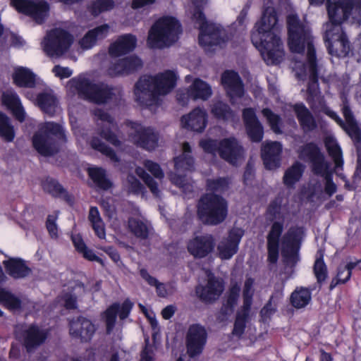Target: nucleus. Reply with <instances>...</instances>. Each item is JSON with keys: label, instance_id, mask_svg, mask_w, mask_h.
I'll return each instance as SVG.
<instances>
[{"label": "nucleus", "instance_id": "1", "mask_svg": "<svg viewBox=\"0 0 361 361\" xmlns=\"http://www.w3.org/2000/svg\"><path fill=\"white\" fill-rule=\"evenodd\" d=\"M288 29V46L293 56V69L295 75L300 80L308 78L311 84L308 87L307 99L314 112H324L334 119L340 126L343 125L341 119L337 114L330 110L325 104L323 98L317 90V68L315 50L312 39L307 25L300 22L295 14L290 13L287 18Z\"/></svg>", "mask_w": 361, "mask_h": 361}, {"label": "nucleus", "instance_id": "2", "mask_svg": "<svg viewBox=\"0 0 361 361\" xmlns=\"http://www.w3.org/2000/svg\"><path fill=\"white\" fill-rule=\"evenodd\" d=\"M329 22L325 25L324 39L329 54L336 58L346 56L350 50V42L341 24L350 15L354 21L361 24V0H327Z\"/></svg>", "mask_w": 361, "mask_h": 361}, {"label": "nucleus", "instance_id": "3", "mask_svg": "<svg viewBox=\"0 0 361 361\" xmlns=\"http://www.w3.org/2000/svg\"><path fill=\"white\" fill-rule=\"evenodd\" d=\"M277 21L274 8L267 6L251 32L252 43L268 65L279 64L285 57L283 44L277 30Z\"/></svg>", "mask_w": 361, "mask_h": 361}, {"label": "nucleus", "instance_id": "4", "mask_svg": "<svg viewBox=\"0 0 361 361\" xmlns=\"http://www.w3.org/2000/svg\"><path fill=\"white\" fill-rule=\"evenodd\" d=\"M177 79V75L171 71H166L154 77H141L134 89L135 101L140 106L155 112L161 104V97L172 91Z\"/></svg>", "mask_w": 361, "mask_h": 361}, {"label": "nucleus", "instance_id": "5", "mask_svg": "<svg viewBox=\"0 0 361 361\" xmlns=\"http://www.w3.org/2000/svg\"><path fill=\"white\" fill-rule=\"evenodd\" d=\"M67 89L73 94L77 93L80 97L99 104L107 102L116 93L119 94V90L111 88L104 83L96 82L85 75L69 80Z\"/></svg>", "mask_w": 361, "mask_h": 361}, {"label": "nucleus", "instance_id": "6", "mask_svg": "<svg viewBox=\"0 0 361 361\" xmlns=\"http://www.w3.org/2000/svg\"><path fill=\"white\" fill-rule=\"evenodd\" d=\"M190 4L188 8V12L191 15V18L200 30L199 42L206 51H212L214 46L221 44V37L223 35L221 30L216 25L209 23L202 12V7L206 4L207 0H190Z\"/></svg>", "mask_w": 361, "mask_h": 361}, {"label": "nucleus", "instance_id": "7", "mask_svg": "<svg viewBox=\"0 0 361 361\" xmlns=\"http://www.w3.org/2000/svg\"><path fill=\"white\" fill-rule=\"evenodd\" d=\"M181 33L179 22L173 17L158 19L149 31L147 44L151 48L163 49L175 43Z\"/></svg>", "mask_w": 361, "mask_h": 361}, {"label": "nucleus", "instance_id": "8", "mask_svg": "<svg viewBox=\"0 0 361 361\" xmlns=\"http://www.w3.org/2000/svg\"><path fill=\"white\" fill-rule=\"evenodd\" d=\"M299 157L305 161H311L314 173L324 178L325 192L329 196L336 192V186L331 180L332 171L330 165L325 161L324 155L315 145L310 143L304 146L299 152Z\"/></svg>", "mask_w": 361, "mask_h": 361}, {"label": "nucleus", "instance_id": "9", "mask_svg": "<svg viewBox=\"0 0 361 361\" xmlns=\"http://www.w3.org/2000/svg\"><path fill=\"white\" fill-rule=\"evenodd\" d=\"M56 140H65L63 128L53 123H46L33 136L32 143L39 154L49 156L57 151Z\"/></svg>", "mask_w": 361, "mask_h": 361}, {"label": "nucleus", "instance_id": "10", "mask_svg": "<svg viewBox=\"0 0 361 361\" xmlns=\"http://www.w3.org/2000/svg\"><path fill=\"white\" fill-rule=\"evenodd\" d=\"M200 145L207 153L214 154L218 151L222 159L233 165H237L244 159L242 147L233 137L221 140L218 147L215 140L204 138L200 141Z\"/></svg>", "mask_w": 361, "mask_h": 361}, {"label": "nucleus", "instance_id": "11", "mask_svg": "<svg viewBox=\"0 0 361 361\" xmlns=\"http://www.w3.org/2000/svg\"><path fill=\"white\" fill-rule=\"evenodd\" d=\"M197 213L202 222L216 225L224 220L227 214L225 200L218 195L207 194L198 204Z\"/></svg>", "mask_w": 361, "mask_h": 361}, {"label": "nucleus", "instance_id": "12", "mask_svg": "<svg viewBox=\"0 0 361 361\" xmlns=\"http://www.w3.org/2000/svg\"><path fill=\"white\" fill-rule=\"evenodd\" d=\"M185 81L190 83L188 87L185 90H178L176 94L180 105H188L190 99L207 101L212 97V86L206 81L197 78H192L190 75L185 77Z\"/></svg>", "mask_w": 361, "mask_h": 361}, {"label": "nucleus", "instance_id": "13", "mask_svg": "<svg viewBox=\"0 0 361 361\" xmlns=\"http://www.w3.org/2000/svg\"><path fill=\"white\" fill-rule=\"evenodd\" d=\"M73 42V37L66 30L54 29L49 32L42 42L45 54L58 57L66 52Z\"/></svg>", "mask_w": 361, "mask_h": 361}, {"label": "nucleus", "instance_id": "14", "mask_svg": "<svg viewBox=\"0 0 361 361\" xmlns=\"http://www.w3.org/2000/svg\"><path fill=\"white\" fill-rule=\"evenodd\" d=\"M128 133V139L131 142L147 150H153L157 147L158 135L150 127H145L140 123H128L123 127Z\"/></svg>", "mask_w": 361, "mask_h": 361}, {"label": "nucleus", "instance_id": "15", "mask_svg": "<svg viewBox=\"0 0 361 361\" xmlns=\"http://www.w3.org/2000/svg\"><path fill=\"white\" fill-rule=\"evenodd\" d=\"M181 154L174 158L175 172L170 174L171 181L180 188L185 187V172L192 169L194 161L190 155L191 148L188 142L180 147Z\"/></svg>", "mask_w": 361, "mask_h": 361}, {"label": "nucleus", "instance_id": "16", "mask_svg": "<svg viewBox=\"0 0 361 361\" xmlns=\"http://www.w3.org/2000/svg\"><path fill=\"white\" fill-rule=\"evenodd\" d=\"M207 334L205 329L200 324L189 326L185 338L187 353L190 357L200 355L206 345Z\"/></svg>", "mask_w": 361, "mask_h": 361}, {"label": "nucleus", "instance_id": "17", "mask_svg": "<svg viewBox=\"0 0 361 361\" xmlns=\"http://www.w3.org/2000/svg\"><path fill=\"white\" fill-rule=\"evenodd\" d=\"M11 4L18 12L30 16L38 23L43 22L49 12V5L45 1L11 0Z\"/></svg>", "mask_w": 361, "mask_h": 361}, {"label": "nucleus", "instance_id": "18", "mask_svg": "<svg viewBox=\"0 0 361 361\" xmlns=\"http://www.w3.org/2000/svg\"><path fill=\"white\" fill-rule=\"evenodd\" d=\"M244 231L240 228H232L226 237L223 238L217 245V252L223 259H231L238 251V245Z\"/></svg>", "mask_w": 361, "mask_h": 361}, {"label": "nucleus", "instance_id": "19", "mask_svg": "<svg viewBox=\"0 0 361 361\" xmlns=\"http://www.w3.org/2000/svg\"><path fill=\"white\" fill-rule=\"evenodd\" d=\"M221 84L233 104L244 99V87L238 74L233 71H226L221 75Z\"/></svg>", "mask_w": 361, "mask_h": 361}, {"label": "nucleus", "instance_id": "20", "mask_svg": "<svg viewBox=\"0 0 361 361\" xmlns=\"http://www.w3.org/2000/svg\"><path fill=\"white\" fill-rule=\"evenodd\" d=\"M214 247V240L212 235H195L188 243L187 248L190 255L196 258L207 256Z\"/></svg>", "mask_w": 361, "mask_h": 361}, {"label": "nucleus", "instance_id": "21", "mask_svg": "<svg viewBox=\"0 0 361 361\" xmlns=\"http://www.w3.org/2000/svg\"><path fill=\"white\" fill-rule=\"evenodd\" d=\"M207 276L206 285H200L197 287L196 293L202 300L210 302L219 298L224 290L223 283L216 279L209 271H205Z\"/></svg>", "mask_w": 361, "mask_h": 361}, {"label": "nucleus", "instance_id": "22", "mask_svg": "<svg viewBox=\"0 0 361 361\" xmlns=\"http://www.w3.org/2000/svg\"><path fill=\"white\" fill-rule=\"evenodd\" d=\"M95 331V326L90 319L85 317L73 320L69 324V334L71 338L81 342L90 341Z\"/></svg>", "mask_w": 361, "mask_h": 361}, {"label": "nucleus", "instance_id": "23", "mask_svg": "<svg viewBox=\"0 0 361 361\" xmlns=\"http://www.w3.org/2000/svg\"><path fill=\"white\" fill-rule=\"evenodd\" d=\"M207 124V114L204 109L197 107L181 117L183 128L197 133L202 132Z\"/></svg>", "mask_w": 361, "mask_h": 361}, {"label": "nucleus", "instance_id": "24", "mask_svg": "<svg viewBox=\"0 0 361 361\" xmlns=\"http://www.w3.org/2000/svg\"><path fill=\"white\" fill-rule=\"evenodd\" d=\"M282 145L279 142H266L262 147V157L265 167L274 169L280 166Z\"/></svg>", "mask_w": 361, "mask_h": 361}, {"label": "nucleus", "instance_id": "25", "mask_svg": "<svg viewBox=\"0 0 361 361\" xmlns=\"http://www.w3.org/2000/svg\"><path fill=\"white\" fill-rule=\"evenodd\" d=\"M142 65V61L139 58L135 56H130L123 59L112 61L107 72L111 76L128 74L140 68Z\"/></svg>", "mask_w": 361, "mask_h": 361}, {"label": "nucleus", "instance_id": "26", "mask_svg": "<svg viewBox=\"0 0 361 361\" xmlns=\"http://www.w3.org/2000/svg\"><path fill=\"white\" fill-rule=\"evenodd\" d=\"M282 231L283 223L275 221L267 235L268 260L270 263L274 264L278 260Z\"/></svg>", "mask_w": 361, "mask_h": 361}, {"label": "nucleus", "instance_id": "27", "mask_svg": "<svg viewBox=\"0 0 361 361\" xmlns=\"http://www.w3.org/2000/svg\"><path fill=\"white\" fill-rule=\"evenodd\" d=\"M93 114L97 125H101L102 128H105L102 130L101 136L114 146L120 147L121 142L110 131V129L114 127L111 116L99 109H95Z\"/></svg>", "mask_w": 361, "mask_h": 361}, {"label": "nucleus", "instance_id": "28", "mask_svg": "<svg viewBox=\"0 0 361 361\" xmlns=\"http://www.w3.org/2000/svg\"><path fill=\"white\" fill-rule=\"evenodd\" d=\"M243 121L247 133L254 142H259L263 137V127L252 109H245L243 112Z\"/></svg>", "mask_w": 361, "mask_h": 361}, {"label": "nucleus", "instance_id": "29", "mask_svg": "<svg viewBox=\"0 0 361 361\" xmlns=\"http://www.w3.org/2000/svg\"><path fill=\"white\" fill-rule=\"evenodd\" d=\"M132 307L133 303L129 300H125L121 306L118 304H114L109 307L104 314L107 331L110 332L113 329L117 314L121 319H124L128 316Z\"/></svg>", "mask_w": 361, "mask_h": 361}, {"label": "nucleus", "instance_id": "30", "mask_svg": "<svg viewBox=\"0 0 361 361\" xmlns=\"http://www.w3.org/2000/svg\"><path fill=\"white\" fill-rule=\"evenodd\" d=\"M137 39L131 34L120 36L109 47V54L114 57L121 56L133 51L136 46Z\"/></svg>", "mask_w": 361, "mask_h": 361}, {"label": "nucleus", "instance_id": "31", "mask_svg": "<svg viewBox=\"0 0 361 361\" xmlns=\"http://www.w3.org/2000/svg\"><path fill=\"white\" fill-rule=\"evenodd\" d=\"M20 330L23 332L22 336L27 350H31L32 348L39 345L44 341L47 337V332L35 325L25 326Z\"/></svg>", "mask_w": 361, "mask_h": 361}, {"label": "nucleus", "instance_id": "32", "mask_svg": "<svg viewBox=\"0 0 361 361\" xmlns=\"http://www.w3.org/2000/svg\"><path fill=\"white\" fill-rule=\"evenodd\" d=\"M2 102L10 109L14 116L22 122L25 118V112L23 109L20 98L12 90L5 91L2 94Z\"/></svg>", "mask_w": 361, "mask_h": 361}, {"label": "nucleus", "instance_id": "33", "mask_svg": "<svg viewBox=\"0 0 361 361\" xmlns=\"http://www.w3.org/2000/svg\"><path fill=\"white\" fill-rule=\"evenodd\" d=\"M110 32V27L107 24L98 26L90 31L79 41L82 49H89L93 47L97 41L103 39Z\"/></svg>", "mask_w": 361, "mask_h": 361}, {"label": "nucleus", "instance_id": "34", "mask_svg": "<svg viewBox=\"0 0 361 361\" xmlns=\"http://www.w3.org/2000/svg\"><path fill=\"white\" fill-rule=\"evenodd\" d=\"M73 130L79 144L82 145L83 142L87 143L89 142L92 149L100 152L102 154L109 157L112 161H118V158L114 152L102 142L99 138L93 137L90 141H87L86 136L81 134L80 130L73 128Z\"/></svg>", "mask_w": 361, "mask_h": 361}, {"label": "nucleus", "instance_id": "35", "mask_svg": "<svg viewBox=\"0 0 361 361\" xmlns=\"http://www.w3.org/2000/svg\"><path fill=\"white\" fill-rule=\"evenodd\" d=\"M15 84L20 87H32L39 85V79L28 68L18 67L13 74Z\"/></svg>", "mask_w": 361, "mask_h": 361}, {"label": "nucleus", "instance_id": "36", "mask_svg": "<svg viewBox=\"0 0 361 361\" xmlns=\"http://www.w3.org/2000/svg\"><path fill=\"white\" fill-rule=\"evenodd\" d=\"M4 264L7 273L15 279L25 277L30 272L25 262L18 258H9L4 261Z\"/></svg>", "mask_w": 361, "mask_h": 361}, {"label": "nucleus", "instance_id": "37", "mask_svg": "<svg viewBox=\"0 0 361 361\" xmlns=\"http://www.w3.org/2000/svg\"><path fill=\"white\" fill-rule=\"evenodd\" d=\"M293 109L304 131H311L317 127L313 116L304 104H297L293 106Z\"/></svg>", "mask_w": 361, "mask_h": 361}, {"label": "nucleus", "instance_id": "38", "mask_svg": "<svg viewBox=\"0 0 361 361\" xmlns=\"http://www.w3.org/2000/svg\"><path fill=\"white\" fill-rule=\"evenodd\" d=\"M343 114L345 119L343 128L355 142H359L361 140V131L357 123L353 119L349 108L344 104Z\"/></svg>", "mask_w": 361, "mask_h": 361}, {"label": "nucleus", "instance_id": "39", "mask_svg": "<svg viewBox=\"0 0 361 361\" xmlns=\"http://www.w3.org/2000/svg\"><path fill=\"white\" fill-rule=\"evenodd\" d=\"M37 102V105L46 114L51 115L56 111V100L50 89L47 88L42 93L39 94Z\"/></svg>", "mask_w": 361, "mask_h": 361}, {"label": "nucleus", "instance_id": "40", "mask_svg": "<svg viewBox=\"0 0 361 361\" xmlns=\"http://www.w3.org/2000/svg\"><path fill=\"white\" fill-rule=\"evenodd\" d=\"M140 273L142 278L149 285L156 287L159 296L164 298L173 293V288L171 285L159 283L155 278L150 276L145 269H140Z\"/></svg>", "mask_w": 361, "mask_h": 361}, {"label": "nucleus", "instance_id": "41", "mask_svg": "<svg viewBox=\"0 0 361 361\" xmlns=\"http://www.w3.org/2000/svg\"><path fill=\"white\" fill-rule=\"evenodd\" d=\"M326 148L332 157L336 169L341 167L343 164L342 152L335 138L332 136H326L324 140Z\"/></svg>", "mask_w": 361, "mask_h": 361}, {"label": "nucleus", "instance_id": "42", "mask_svg": "<svg viewBox=\"0 0 361 361\" xmlns=\"http://www.w3.org/2000/svg\"><path fill=\"white\" fill-rule=\"evenodd\" d=\"M355 267L361 269V260L350 262L345 265H341L336 278L332 281L331 287L333 288L338 283H344L348 281L350 278L352 270Z\"/></svg>", "mask_w": 361, "mask_h": 361}, {"label": "nucleus", "instance_id": "43", "mask_svg": "<svg viewBox=\"0 0 361 361\" xmlns=\"http://www.w3.org/2000/svg\"><path fill=\"white\" fill-rule=\"evenodd\" d=\"M88 219L95 234L101 239L105 238L106 233L104 224L100 216L99 210L95 207H92L89 212Z\"/></svg>", "mask_w": 361, "mask_h": 361}, {"label": "nucleus", "instance_id": "44", "mask_svg": "<svg viewBox=\"0 0 361 361\" xmlns=\"http://www.w3.org/2000/svg\"><path fill=\"white\" fill-rule=\"evenodd\" d=\"M90 178L95 185L101 189L106 190L111 187V182L106 178L105 171L99 167H90L88 169Z\"/></svg>", "mask_w": 361, "mask_h": 361}, {"label": "nucleus", "instance_id": "45", "mask_svg": "<svg viewBox=\"0 0 361 361\" xmlns=\"http://www.w3.org/2000/svg\"><path fill=\"white\" fill-rule=\"evenodd\" d=\"M256 291L255 280L250 277L247 278L243 283L242 293L243 298V308L245 311H250L252 302V298Z\"/></svg>", "mask_w": 361, "mask_h": 361}, {"label": "nucleus", "instance_id": "46", "mask_svg": "<svg viewBox=\"0 0 361 361\" xmlns=\"http://www.w3.org/2000/svg\"><path fill=\"white\" fill-rule=\"evenodd\" d=\"M292 305L296 308L305 307L311 300V293L307 288H297L291 295Z\"/></svg>", "mask_w": 361, "mask_h": 361}, {"label": "nucleus", "instance_id": "47", "mask_svg": "<svg viewBox=\"0 0 361 361\" xmlns=\"http://www.w3.org/2000/svg\"><path fill=\"white\" fill-rule=\"evenodd\" d=\"M128 226L131 232L136 236L141 238L147 237L149 228L147 224L144 222L142 218L140 216L131 217L128 221Z\"/></svg>", "mask_w": 361, "mask_h": 361}, {"label": "nucleus", "instance_id": "48", "mask_svg": "<svg viewBox=\"0 0 361 361\" xmlns=\"http://www.w3.org/2000/svg\"><path fill=\"white\" fill-rule=\"evenodd\" d=\"M304 166L296 162L288 169L284 175L283 180L286 185L291 186L298 181L304 171Z\"/></svg>", "mask_w": 361, "mask_h": 361}, {"label": "nucleus", "instance_id": "49", "mask_svg": "<svg viewBox=\"0 0 361 361\" xmlns=\"http://www.w3.org/2000/svg\"><path fill=\"white\" fill-rule=\"evenodd\" d=\"M302 198L310 202H319L323 199V187L320 183L310 185L302 193Z\"/></svg>", "mask_w": 361, "mask_h": 361}, {"label": "nucleus", "instance_id": "50", "mask_svg": "<svg viewBox=\"0 0 361 361\" xmlns=\"http://www.w3.org/2000/svg\"><path fill=\"white\" fill-rule=\"evenodd\" d=\"M0 135L7 142L13 141L15 137V132L10 123V119L1 112H0Z\"/></svg>", "mask_w": 361, "mask_h": 361}, {"label": "nucleus", "instance_id": "51", "mask_svg": "<svg viewBox=\"0 0 361 361\" xmlns=\"http://www.w3.org/2000/svg\"><path fill=\"white\" fill-rule=\"evenodd\" d=\"M135 171L137 175L145 183V184L149 188L152 193L156 197H159L161 190L159 189L158 183L155 181L142 168L137 167Z\"/></svg>", "mask_w": 361, "mask_h": 361}, {"label": "nucleus", "instance_id": "52", "mask_svg": "<svg viewBox=\"0 0 361 361\" xmlns=\"http://www.w3.org/2000/svg\"><path fill=\"white\" fill-rule=\"evenodd\" d=\"M211 112L215 117L224 120H228L233 116V113L228 106L221 101L213 102Z\"/></svg>", "mask_w": 361, "mask_h": 361}, {"label": "nucleus", "instance_id": "53", "mask_svg": "<svg viewBox=\"0 0 361 361\" xmlns=\"http://www.w3.org/2000/svg\"><path fill=\"white\" fill-rule=\"evenodd\" d=\"M0 302L12 310H18L21 304L17 297L3 288H0Z\"/></svg>", "mask_w": 361, "mask_h": 361}, {"label": "nucleus", "instance_id": "54", "mask_svg": "<svg viewBox=\"0 0 361 361\" xmlns=\"http://www.w3.org/2000/svg\"><path fill=\"white\" fill-rule=\"evenodd\" d=\"M262 114L267 119L271 129L277 134L281 133V118L270 109L265 108L262 109Z\"/></svg>", "mask_w": 361, "mask_h": 361}, {"label": "nucleus", "instance_id": "55", "mask_svg": "<svg viewBox=\"0 0 361 361\" xmlns=\"http://www.w3.org/2000/svg\"><path fill=\"white\" fill-rule=\"evenodd\" d=\"M250 9V5L246 4L240 11L236 20L233 23V29L239 33L244 32L247 25V14Z\"/></svg>", "mask_w": 361, "mask_h": 361}, {"label": "nucleus", "instance_id": "56", "mask_svg": "<svg viewBox=\"0 0 361 361\" xmlns=\"http://www.w3.org/2000/svg\"><path fill=\"white\" fill-rule=\"evenodd\" d=\"M249 311L246 312L243 308L242 311L237 314L234 327L233 330V335L238 338L243 336L246 327V321L248 316Z\"/></svg>", "mask_w": 361, "mask_h": 361}, {"label": "nucleus", "instance_id": "57", "mask_svg": "<svg viewBox=\"0 0 361 361\" xmlns=\"http://www.w3.org/2000/svg\"><path fill=\"white\" fill-rule=\"evenodd\" d=\"M319 257H317L314 267V271L315 276L317 279V281L319 282L323 281L325 280L326 277V267L324 262V260L322 259L323 254L321 251L319 252Z\"/></svg>", "mask_w": 361, "mask_h": 361}, {"label": "nucleus", "instance_id": "58", "mask_svg": "<svg viewBox=\"0 0 361 361\" xmlns=\"http://www.w3.org/2000/svg\"><path fill=\"white\" fill-rule=\"evenodd\" d=\"M44 191L50 193L53 196H59L63 193L62 187L54 179L47 178L42 183Z\"/></svg>", "mask_w": 361, "mask_h": 361}, {"label": "nucleus", "instance_id": "59", "mask_svg": "<svg viewBox=\"0 0 361 361\" xmlns=\"http://www.w3.org/2000/svg\"><path fill=\"white\" fill-rule=\"evenodd\" d=\"M82 289L81 286H78L73 289V294L66 293L62 296L61 302L66 309H75L77 307L75 295Z\"/></svg>", "mask_w": 361, "mask_h": 361}, {"label": "nucleus", "instance_id": "60", "mask_svg": "<svg viewBox=\"0 0 361 361\" xmlns=\"http://www.w3.org/2000/svg\"><path fill=\"white\" fill-rule=\"evenodd\" d=\"M114 3L111 0H97L92 6L91 10L93 14L99 13L111 10L114 8Z\"/></svg>", "mask_w": 361, "mask_h": 361}, {"label": "nucleus", "instance_id": "61", "mask_svg": "<svg viewBox=\"0 0 361 361\" xmlns=\"http://www.w3.org/2000/svg\"><path fill=\"white\" fill-rule=\"evenodd\" d=\"M229 180L226 178H218L216 180H209L207 183L209 190L216 192L224 191L228 188Z\"/></svg>", "mask_w": 361, "mask_h": 361}, {"label": "nucleus", "instance_id": "62", "mask_svg": "<svg viewBox=\"0 0 361 361\" xmlns=\"http://www.w3.org/2000/svg\"><path fill=\"white\" fill-rule=\"evenodd\" d=\"M144 166L146 169L149 171L154 178L161 180L164 177V173L160 166L152 161L146 160L144 162Z\"/></svg>", "mask_w": 361, "mask_h": 361}, {"label": "nucleus", "instance_id": "63", "mask_svg": "<svg viewBox=\"0 0 361 361\" xmlns=\"http://www.w3.org/2000/svg\"><path fill=\"white\" fill-rule=\"evenodd\" d=\"M240 288L236 283H232L231 287L229 290V294L228 297V305L231 307H233L236 304L239 295H240Z\"/></svg>", "mask_w": 361, "mask_h": 361}, {"label": "nucleus", "instance_id": "64", "mask_svg": "<svg viewBox=\"0 0 361 361\" xmlns=\"http://www.w3.org/2000/svg\"><path fill=\"white\" fill-rule=\"evenodd\" d=\"M126 187L130 192L137 193L141 191L142 185L133 176H128L126 183Z\"/></svg>", "mask_w": 361, "mask_h": 361}]
</instances>
